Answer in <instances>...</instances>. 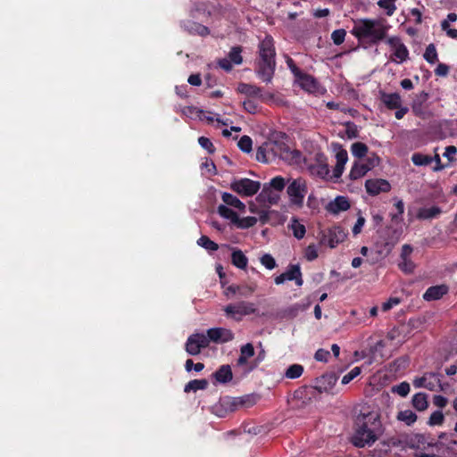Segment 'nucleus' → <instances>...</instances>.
<instances>
[{"instance_id": "20e7f679", "label": "nucleus", "mask_w": 457, "mask_h": 457, "mask_svg": "<svg viewBox=\"0 0 457 457\" xmlns=\"http://www.w3.org/2000/svg\"><path fill=\"white\" fill-rule=\"evenodd\" d=\"M334 150L336 152L337 163L332 172L326 162L324 155L316 153V176L327 182L337 183L345 170V166L348 161V154L338 144L334 145Z\"/></svg>"}, {"instance_id": "ddd939ff", "label": "nucleus", "mask_w": 457, "mask_h": 457, "mask_svg": "<svg viewBox=\"0 0 457 457\" xmlns=\"http://www.w3.org/2000/svg\"><path fill=\"white\" fill-rule=\"evenodd\" d=\"M346 237V234L340 227H334L327 229L322 233L320 244L328 245L330 248L336 247L339 243H342Z\"/></svg>"}, {"instance_id": "6ab92c4d", "label": "nucleus", "mask_w": 457, "mask_h": 457, "mask_svg": "<svg viewBox=\"0 0 457 457\" xmlns=\"http://www.w3.org/2000/svg\"><path fill=\"white\" fill-rule=\"evenodd\" d=\"M350 206L351 204L347 197L338 195L327 204L326 210L332 214H338L342 212L347 211Z\"/></svg>"}, {"instance_id": "0eeeda50", "label": "nucleus", "mask_w": 457, "mask_h": 457, "mask_svg": "<svg viewBox=\"0 0 457 457\" xmlns=\"http://www.w3.org/2000/svg\"><path fill=\"white\" fill-rule=\"evenodd\" d=\"M230 188L244 197L254 195L261 188V183L247 178L235 179L230 183Z\"/></svg>"}, {"instance_id": "aec40b11", "label": "nucleus", "mask_w": 457, "mask_h": 457, "mask_svg": "<svg viewBox=\"0 0 457 457\" xmlns=\"http://www.w3.org/2000/svg\"><path fill=\"white\" fill-rule=\"evenodd\" d=\"M337 377L335 373H328L316 379V390L319 392H330L335 386Z\"/></svg>"}, {"instance_id": "412c9836", "label": "nucleus", "mask_w": 457, "mask_h": 457, "mask_svg": "<svg viewBox=\"0 0 457 457\" xmlns=\"http://www.w3.org/2000/svg\"><path fill=\"white\" fill-rule=\"evenodd\" d=\"M181 26L186 31L192 35H199L204 37L210 33L207 27L193 21H184L181 23Z\"/></svg>"}, {"instance_id": "9b49d317", "label": "nucleus", "mask_w": 457, "mask_h": 457, "mask_svg": "<svg viewBox=\"0 0 457 457\" xmlns=\"http://www.w3.org/2000/svg\"><path fill=\"white\" fill-rule=\"evenodd\" d=\"M206 337L210 343L222 345L231 342L234 338V333L231 329L223 327H215L207 329Z\"/></svg>"}, {"instance_id": "603ef678", "label": "nucleus", "mask_w": 457, "mask_h": 457, "mask_svg": "<svg viewBox=\"0 0 457 457\" xmlns=\"http://www.w3.org/2000/svg\"><path fill=\"white\" fill-rule=\"evenodd\" d=\"M243 106H244L245 110L246 112H248L249 113H256L258 111L257 103L251 98L245 99L243 102Z\"/></svg>"}, {"instance_id": "f8f14e48", "label": "nucleus", "mask_w": 457, "mask_h": 457, "mask_svg": "<svg viewBox=\"0 0 457 457\" xmlns=\"http://www.w3.org/2000/svg\"><path fill=\"white\" fill-rule=\"evenodd\" d=\"M287 191L291 203L296 205H301L306 193V184L304 179L300 178L294 179L288 185Z\"/></svg>"}, {"instance_id": "4468645a", "label": "nucleus", "mask_w": 457, "mask_h": 457, "mask_svg": "<svg viewBox=\"0 0 457 457\" xmlns=\"http://www.w3.org/2000/svg\"><path fill=\"white\" fill-rule=\"evenodd\" d=\"M292 280H294L298 287L302 286L303 283L300 266L298 264L289 265L285 272L275 277L274 278V282L276 285H281L284 284L286 281Z\"/></svg>"}, {"instance_id": "4c0bfd02", "label": "nucleus", "mask_w": 457, "mask_h": 457, "mask_svg": "<svg viewBox=\"0 0 457 457\" xmlns=\"http://www.w3.org/2000/svg\"><path fill=\"white\" fill-rule=\"evenodd\" d=\"M351 152L353 156L357 158H361L366 155L368 153V147L365 144L361 142H355L351 146Z\"/></svg>"}, {"instance_id": "a878e982", "label": "nucleus", "mask_w": 457, "mask_h": 457, "mask_svg": "<svg viewBox=\"0 0 457 457\" xmlns=\"http://www.w3.org/2000/svg\"><path fill=\"white\" fill-rule=\"evenodd\" d=\"M295 82L304 91L312 93L314 91V79L303 71L297 74L295 77Z\"/></svg>"}, {"instance_id": "f03ea898", "label": "nucleus", "mask_w": 457, "mask_h": 457, "mask_svg": "<svg viewBox=\"0 0 457 457\" xmlns=\"http://www.w3.org/2000/svg\"><path fill=\"white\" fill-rule=\"evenodd\" d=\"M384 429L378 413L375 411L358 418L357 428L352 436V443L357 447L370 446L383 434Z\"/></svg>"}, {"instance_id": "f704fd0d", "label": "nucleus", "mask_w": 457, "mask_h": 457, "mask_svg": "<svg viewBox=\"0 0 457 457\" xmlns=\"http://www.w3.org/2000/svg\"><path fill=\"white\" fill-rule=\"evenodd\" d=\"M258 221V219L253 216H248L245 218H239L237 217V220L236 221L235 225L237 228L241 229H246L249 228L253 227Z\"/></svg>"}, {"instance_id": "9d476101", "label": "nucleus", "mask_w": 457, "mask_h": 457, "mask_svg": "<svg viewBox=\"0 0 457 457\" xmlns=\"http://www.w3.org/2000/svg\"><path fill=\"white\" fill-rule=\"evenodd\" d=\"M277 153V157L280 158L290 165L301 166L305 162V158L303 156L300 151L291 150L286 144L282 142H278Z\"/></svg>"}, {"instance_id": "c756f323", "label": "nucleus", "mask_w": 457, "mask_h": 457, "mask_svg": "<svg viewBox=\"0 0 457 457\" xmlns=\"http://www.w3.org/2000/svg\"><path fill=\"white\" fill-rule=\"evenodd\" d=\"M221 198L226 205L235 207L240 211H244L245 209V204L230 193H223Z\"/></svg>"}, {"instance_id": "dca6fc26", "label": "nucleus", "mask_w": 457, "mask_h": 457, "mask_svg": "<svg viewBox=\"0 0 457 457\" xmlns=\"http://www.w3.org/2000/svg\"><path fill=\"white\" fill-rule=\"evenodd\" d=\"M278 141H269L258 147L256 160L262 162H269L278 155Z\"/></svg>"}, {"instance_id": "a211bd4d", "label": "nucleus", "mask_w": 457, "mask_h": 457, "mask_svg": "<svg viewBox=\"0 0 457 457\" xmlns=\"http://www.w3.org/2000/svg\"><path fill=\"white\" fill-rule=\"evenodd\" d=\"M365 188L369 195H377L380 193L389 192L391 185L386 179H370L366 180Z\"/></svg>"}, {"instance_id": "72a5a7b5", "label": "nucleus", "mask_w": 457, "mask_h": 457, "mask_svg": "<svg viewBox=\"0 0 457 457\" xmlns=\"http://www.w3.org/2000/svg\"><path fill=\"white\" fill-rule=\"evenodd\" d=\"M396 0H378V5L387 16H392L396 10Z\"/></svg>"}, {"instance_id": "6e6552de", "label": "nucleus", "mask_w": 457, "mask_h": 457, "mask_svg": "<svg viewBox=\"0 0 457 457\" xmlns=\"http://www.w3.org/2000/svg\"><path fill=\"white\" fill-rule=\"evenodd\" d=\"M442 213V210L437 205H425L419 208H409V221L414 220H427L437 218Z\"/></svg>"}, {"instance_id": "c03bdc74", "label": "nucleus", "mask_w": 457, "mask_h": 457, "mask_svg": "<svg viewBox=\"0 0 457 457\" xmlns=\"http://www.w3.org/2000/svg\"><path fill=\"white\" fill-rule=\"evenodd\" d=\"M260 262L268 270H273L277 265L275 259L270 253L263 254Z\"/></svg>"}, {"instance_id": "4d7b16f0", "label": "nucleus", "mask_w": 457, "mask_h": 457, "mask_svg": "<svg viewBox=\"0 0 457 457\" xmlns=\"http://www.w3.org/2000/svg\"><path fill=\"white\" fill-rule=\"evenodd\" d=\"M270 185L276 190L281 191L285 187L286 183L282 177L277 176L270 180Z\"/></svg>"}, {"instance_id": "7ed1b4c3", "label": "nucleus", "mask_w": 457, "mask_h": 457, "mask_svg": "<svg viewBox=\"0 0 457 457\" xmlns=\"http://www.w3.org/2000/svg\"><path fill=\"white\" fill-rule=\"evenodd\" d=\"M276 70V50L273 37L266 35L258 45V58L255 61V73L263 82L272 81Z\"/></svg>"}, {"instance_id": "6e6d98bb", "label": "nucleus", "mask_w": 457, "mask_h": 457, "mask_svg": "<svg viewBox=\"0 0 457 457\" xmlns=\"http://www.w3.org/2000/svg\"><path fill=\"white\" fill-rule=\"evenodd\" d=\"M240 354L247 359L254 355V348L251 343H247L240 347Z\"/></svg>"}, {"instance_id": "ea45409f", "label": "nucleus", "mask_w": 457, "mask_h": 457, "mask_svg": "<svg viewBox=\"0 0 457 457\" xmlns=\"http://www.w3.org/2000/svg\"><path fill=\"white\" fill-rule=\"evenodd\" d=\"M423 56L428 62L431 64L436 63L438 60L436 46L433 44L428 45Z\"/></svg>"}, {"instance_id": "f3484780", "label": "nucleus", "mask_w": 457, "mask_h": 457, "mask_svg": "<svg viewBox=\"0 0 457 457\" xmlns=\"http://www.w3.org/2000/svg\"><path fill=\"white\" fill-rule=\"evenodd\" d=\"M296 406L299 409L310 407L312 410V397L314 396V386H303L295 392Z\"/></svg>"}, {"instance_id": "473e14b6", "label": "nucleus", "mask_w": 457, "mask_h": 457, "mask_svg": "<svg viewBox=\"0 0 457 457\" xmlns=\"http://www.w3.org/2000/svg\"><path fill=\"white\" fill-rule=\"evenodd\" d=\"M397 420L410 426L417 420V415L411 410H404L398 412Z\"/></svg>"}, {"instance_id": "b1692460", "label": "nucleus", "mask_w": 457, "mask_h": 457, "mask_svg": "<svg viewBox=\"0 0 457 457\" xmlns=\"http://www.w3.org/2000/svg\"><path fill=\"white\" fill-rule=\"evenodd\" d=\"M237 89L241 94H244L248 97H257L261 100L266 99V97L262 95V88L255 85L240 83Z\"/></svg>"}, {"instance_id": "1a4fd4ad", "label": "nucleus", "mask_w": 457, "mask_h": 457, "mask_svg": "<svg viewBox=\"0 0 457 457\" xmlns=\"http://www.w3.org/2000/svg\"><path fill=\"white\" fill-rule=\"evenodd\" d=\"M206 334L195 333L190 335L185 344V350L189 355H198L202 349L209 346Z\"/></svg>"}, {"instance_id": "4be33fe9", "label": "nucleus", "mask_w": 457, "mask_h": 457, "mask_svg": "<svg viewBox=\"0 0 457 457\" xmlns=\"http://www.w3.org/2000/svg\"><path fill=\"white\" fill-rule=\"evenodd\" d=\"M370 170V166L363 162H354L351 167L348 178L351 180H357L364 177Z\"/></svg>"}, {"instance_id": "e433bc0d", "label": "nucleus", "mask_w": 457, "mask_h": 457, "mask_svg": "<svg viewBox=\"0 0 457 457\" xmlns=\"http://www.w3.org/2000/svg\"><path fill=\"white\" fill-rule=\"evenodd\" d=\"M242 47L240 46H233L228 53V59L232 63L239 65L243 62V57L241 55Z\"/></svg>"}, {"instance_id": "7c9ffc66", "label": "nucleus", "mask_w": 457, "mask_h": 457, "mask_svg": "<svg viewBox=\"0 0 457 457\" xmlns=\"http://www.w3.org/2000/svg\"><path fill=\"white\" fill-rule=\"evenodd\" d=\"M208 386L206 379H193L190 380L184 387L186 393L196 392L197 390H204Z\"/></svg>"}, {"instance_id": "680f3d73", "label": "nucleus", "mask_w": 457, "mask_h": 457, "mask_svg": "<svg viewBox=\"0 0 457 457\" xmlns=\"http://www.w3.org/2000/svg\"><path fill=\"white\" fill-rule=\"evenodd\" d=\"M364 224H365V218L361 215H359L357 218V220L353 228V235H358L359 233H361Z\"/></svg>"}, {"instance_id": "338daca9", "label": "nucleus", "mask_w": 457, "mask_h": 457, "mask_svg": "<svg viewBox=\"0 0 457 457\" xmlns=\"http://www.w3.org/2000/svg\"><path fill=\"white\" fill-rule=\"evenodd\" d=\"M219 66L226 71H230L233 68L232 62L228 58L220 59L218 62Z\"/></svg>"}, {"instance_id": "58836bf2", "label": "nucleus", "mask_w": 457, "mask_h": 457, "mask_svg": "<svg viewBox=\"0 0 457 457\" xmlns=\"http://www.w3.org/2000/svg\"><path fill=\"white\" fill-rule=\"evenodd\" d=\"M197 245L208 251H217L219 249V245L206 236H202L198 238Z\"/></svg>"}, {"instance_id": "774afa93", "label": "nucleus", "mask_w": 457, "mask_h": 457, "mask_svg": "<svg viewBox=\"0 0 457 457\" xmlns=\"http://www.w3.org/2000/svg\"><path fill=\"white\" fill-rule=\"evenodd\" d=\"M448 72H449V68L446 64H444V63H439L435 70V73L437 76H441V77L446 76L448 74Z\"/></svg>"}, {"instance_id": "49530a36", "label": "nucleus", "mask_w": 457, "mask_h": 457, "mask_svg": "<svg viewBox=\"0 0 457 457\" xmlns=\"http://www.w3.org/2000/svg\"><path fill=\"white\" fill-rule=\"evenodd\" d=\"M361 368L360 367H354L353 370H351L347 374H345L341 380V383L343 385H347L350 383L353 378H355L357 376L361 374Z\"/></svg>"}, {"instance_id": "c9c22d12", "label": "nucleus", "mask_w": 457, "mask_h": 457, "mask_svg": "<svg viewBox=\"0 0 457 457\" xmlns=\"http://www.w3.org/2000/svg\"><path fill=\"white\" fill-rule=\"evenodd\" d=\"M303 372V367L300 364L290 365L286 372L285 377L289 379H295L302 376Z\"/></svg>"}, {"instance_id": "052dcab7", "label": "nucleus", "mask_w": 457, "mask_h": 457, "mask_svg": "<svg viewBox=\"0 0 457 457\" xmlns=\"http://www.w3.org/2000/svg\"><path fill=\"white\" fill-rule=\"evenodd\" d=\"M457 153V148L454 145H449L445 147L444 157L447 158L449 162H453L455 160V154Z\"/></svg>"}, {"instance_id": "e2e57ef3", "label": "nucleus", "mask_w": 457, "mask_h": 457, "mask_svg": "<svg viewBox=\"0 0 457 457\" xmlns=\"http://www.w3.org/2000/svg\"><path fill=\"white\" fill-rule=\"evenodd\" d=\"M330 357V353L324 349L316 351V361L327 362Z\"/></svg>"}, {"instance_id": "8fccbe9b", "label": "nucleus", "mask_w": 457, "mask_h": 457, "mask_svg": "<svg viewBox=\"0 0 457 457\" xmlns=\"http://www.w3.org/2000/svg\"><path fill=\"white\" fill-rule=\"evenodd\" d=\"M346 32L345 29H337L331 34V38L336 45H341L345 41Z\"/></svg>"}, {"instance_id": "69168bd1", "label": "nucleus", "mask_w": 457, "mask_h": 457, "mask_svg": "<svg viewBox=\"0 0 457 457\" xmlns=\"http://www.w3.org/2000/svg\"><path fill=\"white\" fill-rule=\"evenodd\" d=\"M433 403L436 406H437L439 408H444L446 406L448 401L443 395H435L433 398Z\"/></svg>"}, {"instance_id": "5fc2aeb1", "label": "nucleus", "mask_w": 457, "mask_h": 457, "mask_svg": "<svg viewBox=\"0 0 457 457\" xmlns=\"http://www.w3.org/2000/svg\"><path fill=\"white\" fill-rule=\"evenodd\" d=\"M204 365L202 362L194 363L191 359H187L185 363V369L187 372L191 371L192 369L196 372H200L204 370Z\"/></svg>"}, {"instance_id": "79ce46f5", "label": "nucleus", "mask_w": 457, "mask_h": 457, "mask_svg": "<svg viewBox=\"0 0 457 457\" xmlns=\"http://www.w3.org/2000/svg\"><path fill=\"white\" fill-rule=\"evenodd\" d=\"M237 145L242 152L250 153L252 151L253 141L250 137L243 136L239 139Z\"/></svg>"}, {"instance_id": "0e129e2a", "label": "nucleus", "mask_w": 457, "mask_h": 457, "mask_svg": "<svg viewBox=\"0 0 457 457\" xmlns=\"http://www.w3.org/2000/svg\"><path fill=\"white\" fill-rule=\"evenodd\" d=\"M413 252V248L410 245H403L402 246V251L400 254L401 259H408L411 258V255Z\"/></svg>"}, {"instance_id": "864d4df0", "label": "nucleus", "mask_w": 457, "mask_h": 457, "mask_svg": "<svg viewBox=\"0 0 457 457\" xmlns=\"http://www.w3.org/2000/svg\"><path fill=\"white\" fill-rule=\"evenodd\" d=\"M386 346V344L383 340H379L371 348H370V351H371V353H372V358L373 359H376L378 355H379L380 357H383V353H381L383 348Z\"/></svg>"}, {"instance_id": "393cba45", "label": "nucleus", "mask_w": 457, "mask_h": 457, "mask_svg": "<svg viewBox=\"0 0 457 457\" xmlns=\"http://www.w3.org/2000/svg\"><path fill=\"white\" fill-rule=\"evenodd\" d=\"M212 377L218 383L226 384L232 380L233 374L231 367L228 364L221 365L213 374Z\"/></svg>"}, {"instance_id": "5701e85b", "label": "nucleus", "mask_w": 457, "mask_h": 457, "mask_svg": "<svg viewBox=\"0 0 457 457\" xmlns=\"http://www.w3.org/2000/svg\"><path fill=\"white\" fill-rule=\"evenodd\" d=\"M448 292V287L445 285H438L428 287L423 295V298L426 301L438 300L446 295Z\"/></svg>"}, {"instance_id": "cd10ccee", "label": "nucleus", "mask_w": 457, "mask_h": 457, "mask_svg": "<svg viewBox=\"0 0 457 457\" xmlns=\"http://www.w3.org/2000/svg\"><path fill=\"white\" fill-rule=\"evenodd\" d=\"M231 262L237 268L245 270L247 266L248 259L241 250L236 249L232 252Z\"/></svg>"}, {"instance_id": "423d86ee", "label": "nucleus", "mask_w": 457, "mask_h": 457, "mask_svg": "<svg viewBox=\"0 0 457 457\" xmlns=\"http://www.w3.org/2000/svg\"><path fill=\"white\" fill-rule=\"evenodd\" d=\"M386 43L389 46L391 52L390 60L393 62L401 64L409 59V50L399 37H389Z\"/></svg>"}, {"instance_id": "c85d7f7f", "label": "nucleus", "mask_w": 457, "mask_h": 457, "mask_svg": "<svg viewBox=\"0 0 457 457\" xmlns=\"http://www.w3.org/2000/svg\"><path fill=\"white\" fill-rule=\"evenodd\" d=\"M412 406L419 411H425L428 406V396L424 393H417L412 396L411 400Z\"/></svg>"}, {"instance_id": "a18cd8bd", "label": "nucleus", "mask_w": 457, "mask_h": 457, "mask_svg": "<svg viewBox=\"0 0 457 457\" xmlns=\"http://www.w3.org/2000/svg\"><path fill=\"white\" fill-rule=\"evenodd\" d=\"M398 266L401 269V270H403L405 273H411L415 268V264L411 260V258L401 259Z\"/></svg>"}, {"instance_id": "bf43d9fd", "label": "nucleus", "mask_w": 457, "mask_h": 457, "mask_svg": "<svg viewBox=\"0 0 457 457\" xmlns=\"http://www.w3.org/2000/svg\"><path fill=\"white\" fill-rule=\"evenodd\" d=\"M400 303V299L398 297H391L386 302L382 304V311L387 312L391 310L393 307L398 305Z\"/></svg>"}, {"instance_id": "bb28decb", "label": "nucleus", "mask_w": 457, "mask_h": 457, "mask_svg": "<svg viewBox=\"0 0 457 457\" xmlns=\"http://www.w3.org/2000/svg\"><path fill=\"white\" fill-rule=\"evenodd\" d=\"M381 100L388 109H398L402 104L401 96L397 93L382 94Z\"/></svg>"}, {"instance_id": "09e8293b", "label": "nucleus", "mask_w": 457, "mask_h": 457, "mask_svg": "<svg viewBox=\"0 0 457 457\" xmlns=\"http://www.w3.org/2000/svg\"><path fill=\"white\" fill-rule=\"evenodd\" d=\"M393 392L403 397H405L410 393V385L407 382H402L399 385L394 386Z\"/></svg>"}, {"instance_id": "3c124183", "label": "nucleus", "mask_w": 457, "mask_h": 457, "mask_svg": "<svg viewBox=\"0 0 457 457\" xmlns=\"http://www.w3.org/2000/svg\"><path fill=\"white\" fill-rule=\"evenodd\" d=\"M198 143L199 145L204 148L205 150H207V152L209 154H212L214 153L215 151V147L213 145V144L211 142V140L208 138V137H200L198 138Z\"/></svg>"}, {"instance_id": "a19ab883", "label": "nucleus", "mask_w": 457, "mask_h": 457, "mask_svg": "<svg viewBox=\"0 0 457 457\" xmlns=\"http://www.w3.org/2000/svg\"><path fill=\"white\" fill-rule=\"evenodd\" d=\"M411 161L417 166H427L433 162V158L422 154H414L411 156Z\"/></svg>"}, {"instance_id": "2f4dec72", "label": "nucleus", "mask_w": 457, "mask_h": 457, "mask_svg": "<svg viewBox=\"0 0 457 457\" xmlns=\"http://www.w3.org/2000/svg\"><path fill=\"white\" fill-rule=\"evenodd\" d=\"M218 213L224 219L229 220L235 225L238 215L236 212L228 208L227 205L220 204L218 206Z\"/></svg>"}, {"instance_id": "de8ad7c7", "label": "nucleus", "mask_w": 457, "mask_h": 457, "mask_svg": "<svg viewBox=\"0 0 457 457\" xmlns=\"http://www.w3.org/2000/svg\"><path fill=\"white\" fill-rule=\"evenodd\" d=\"M444 414L441 411H436L431 413L428 424L431 426L441 425L444 421Z\"/></svg>"}, {"instance_id": "13d9d810", "label": "nucleus", "mask_w": 457, "mask_h": 457, "mask_svg": "<svg viewBox=\"0 0 457 457\" xmlns=\"http://www.w3.org/2000/svg\"><path fill=\"white\" fill-rule=\"evenodd\" d=\"M395 206L398 213L392 215L393 220H396L400 219L401 216L403 215V213L404 212V204H403V200L395 198Z\"/></svg>"}, {"instance_id": "37998d69", "label": "nucleus", "mask_w": 457, "mask_h": 457, "mask_svg": "<svg viewBox=\"0 0 457 457\" xmlns=\"http://www.w3.org/2000/svg\"><path fill=\"white\" fill-rule=\"evenodd\" d=\"M291 228L293 230L294 236L301 239L305 235V227L303 224H300L297 220H294L291 225Z\"/></svg>"}, {"instance_id": "f257e3e1", "label": "nucleus", "mask_w": 457, "mask_h": 457, "mask_svg": "<svg viewBox=\"0 0 457 457\" xmlns=\"http://www.w3.org/2000/svg\"><path fill=\"white\" fill-rule=\"evenodd\" d=\"M390 25L383 18H360L353 20L351 33L359 41L378 44L384 40Z\"/></svg>"}, {"instance_id": "2eb2a0df", "label": "nucleus", "mask_w": 457, "mask_h": 457, "mask_svg": "<svg viewBox=\"0 0 457 457\" xmlns=\"http://www.w3.org/2000/svg\"><path fill=\"white\" fill-rule=\"evenodd\" d=\"M416 388H426L430 391L436 390L441 385L440 376L437 373H425L420 378H416L412 382Z\"/></svg>"}, {"instance_id": "39448f33", "label": "nucleus", "mask_w": 457, "mask_h": 457, "mask_svg": "<svg viewBox=\"0 0 457 457\" xmlns=\"http://www.w3.org/2000/svg\"><path fill=\"white\" fill-rule=\"evenodd\" d=\"M256 310L253 303L246 301L229 303L223 308L225 315L236 321H240L245 316L255 313Z\"/></svg>"}]
</instances>
